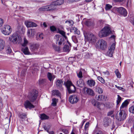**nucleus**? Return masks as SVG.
<instances>
[{"label":"nucleus","mask_w":134,"mask_h":134,"mask_svg":"<svg viewBox=\"0 0 134 134\" xmlns=\"http://www.w3.org/2000/svg\"><path fill=\"white\" fill-rule=\"evenodd\" d=\"M112 7V6L109 4H107L106 5L105 9L106 10H110Z\"/></svg>","instance_id":"38"},{"label":"nucleus","mask_w":134,"mask_h":134,"mask_svg":"<svg viewBox=\"0 0 134 134\" xmlns=\"http://www.w3.org/2000/svg\"><path fill=\"white\" fill-rule=\"evenodd\" d=\"M77 86L80 87H82L84 86V83L83 80L82 79H80L77 82Z\"/></svg>","instance_id":"22"},{"label":"nucleus","mask_w":134,"mask_h":134,"mask_svg":"<svg viewBox=\"0 0 134 134\" xmlns=\"http://www.w3.org/2000/svg\"><path fill=\"white\" fill-rule=\"evenodd\" d=\"M9 39V41L14 44L20 43L22 41L21 37L16 33H14L10 35Z\"/></svg>","instance_id":"1"},{"label":"nucleus","mask_w":134,"mask_h":134,"mask_svg":"<svg viewBox=\"0 0 134 134\" xmlns=\"http://www.w3.org/2000/svg\"><path fill=\"white\" fill-rule=\"evenodd\" d=\"M115 2H122L124 0H113Z\"/></svg>","instance_id":"59"},{"label":"nucleus","mask_w":134,"mask_h":134,"mask_svg":"<svg viewBox=\"0 0 134 134\" xmlns=\"http://www.w3.org/2000/svg\"><path fill=\"white\" fill-rule=\"evenodd\" d=\"M24 105L26 108H29L30 109L34 107V106L29 100H27L25 102Z\"/></svg>","instance_id":"14"},{"label":"nucleus","mask_w":134,"mask_h":134,"mask_svg":"<svg viewBox=\"0 0 134 134\" xmlns=\"http://www.w3.org/2000/svg\"><path fill=\"white\" fill-rule=\"evenodd\" d=\"M115 10L120 14L123 15L124 16H127V12L126 10L122 7L119 8H115Z\"/></svg>","instance_id":"9"},{"label":"nucleus","mask_w":134,"mask_h":134,"mask_svg":"<svg viewBox=\"0 0 134 134\" xmlns=\"http://www.w3.org/2000/svg\"><path fill=\"white\" fill-rule=\"evenodd\" d=\"M96 134H102V133L101 132L99 131Z\"/></svg>","instance_id":"64"},{"label":"nucleus","mask_w":134,"mask_h":134,"mask_svg":"<svg viewBox=\"0 0 134 134\" xmlns=\"http://www.w3.org/2000/svg\"><path fill=\"white\" fill-rule=\"evenodd\" d=\"M115 72L116 75L117 77L118 78H120L121 77V74L120 73L118 70V69H116L115 71Z\"/></svg>","instance_id":"40"},{"label":"nucleus","mask_w":134,"mask_h":134,"mask_svg":"<svg viewBox=\"0 0 134 134\" xmlns=\"http://www.w3.org/2000/svg\"><path fill=\"white\" fill-rule=\"evenodd\" d=\"M19 117L21 119H24L26 118V115L22 114L20 115Z\"/></svg>","instance_id":"48"},{"label":"nucleus","mask_w":134,"mask_h":134,"mask_svg":"<svg viewBox=\"0 0 134 134\" xmlns=\"http://www.w3.org/2000/svg\"><path fill=\"white\" fill-rule=\"evenodd\" d=\"M97 49L104 50L106 49L107 47L106 42L103 39H101L99 41L98 44L96 46Z\"/></svg>","instance_id":"4"},{"label":"nucleus","mask_w":134,"mask_h":134,"mask_svg":"<svg viewBox=\"0 0 134 134\" xmlns=\"http://www.w3.org/2000/svg\"><path fill=\"white\" fill-rule=\"evenodd\" d=\"M63 50L65 52H69L70 50L69 46L67 45H65L63 47Z\"/></svg>","instance_id":"36"},{"label":"nucleus","mask_w":134,"mask_h":134,"mask_svg":"<svg viewBox=\"0 0 134 134\" xmlns=\"http://www.w3.org/2000/svg\"><path fill=\"white\" fill-rule=\"evenodd\" d=\"M67 90L68 92L69 93H73L75 91V87L74 85H72L69 88H68Z\"/></svg>","instance_id":"19"},{"label":"nucleus","mask_w":134,"mask_h":134,"mask_svg":"<svg viewBox=\"0 0 134 134\" xmlns=\"http://www.w3.org/2000/svg\"><path fill=\"white\" fill-rule=\"evenodd\" d=\"M4 44V42L2 39H0V51L3 49Z\"/></svg>","instance_id":"28"},{"label":"nucleus","mask_w":134,"mask_h":134,"mask_svg":"<svg viewBox=\"0 0 134 134\" xmlns=\"http://www.w3.org/2000/svg\"><path fill=\"white\" fill-rule=\"evenodd\" d=\"M45 81L44 79H40L39 80V83L40 84H42Z\"/></svg>","instance_id":"54"},{"label":"nucleus","mask_w":134,"mask_h":134,"mask_svg":"<svg viewBox=\"0 0 134 134\" xmlns=\"http://www.w3.org/2000/svg\"><path fill=\"white\" fill-rule=\"evenodd\" d=\"M84 90L86 91L87 93L88 94L92 96L94 95V92L92 89L85 87L84 88Z\"/></svg>","instance_id":"16"},{"label":"nucleus","mask_w":134,"mask_h":134,"mask_svg":"<svg viewBox=\"0 0 134 134\" xmlns=\"http://www.w3.org/2000/svg\"><path fill=\"white\" fill-rule=\"evenodd\" d=\"M24 43L22 44V45L23 47L26 46L28 42L27 40L25 38H24Z\"/></svg>","instance_id":"41"},{"label":"nucleus","mask_w":134,"mask_h":134,"mask_svg":"<svg viewBox=\"0 0 134 134\" xmlns=\"http://www.w3.org/2000/svg\"><path fill=\"white\" fill-rule=\"evenodd\" d=\"M75 33L78 35H79L80 34V31L77 29V30L75 32Z\"/></svg>","instance_id":"57"},{"label":"nucleus","mask_w":134,"mask_h":134,"mask_svg":"<svg viewBox=\"0 0 134 134\" xmlns=\"http://www.w3.org/2000/svg\"><path fill=\"white\" fill-rule=\"evenodd\" d=\"M4 23L3 20L0 18V27H1L3 25Z\"/></svg>","instance_id":"51"},{"label":"nucleus","mask_w":134,"mask_h":134,"mask_svg":"<svg viewBox=\"0 0 134 134\" xmlns=\"http://www.w3.org/2000/svg\"><path fill=\"white\" fill-rule=\"evenodd\" d=\"M65 23L70 26L74 24L73 21L71 20H66L65 21Z\"/></svg>","instance_id":"35"},{"label":"nucleus","mask_w":134,"mask_h":134,"mask_svg":"<svg viewBox=\"0 0 134 134\" xmlns=\"http://www.w3.org/2000/svg\"><path fill=\"white\" fill-rule=\"evenodd\" d=\"M129 103L128 102L127 100H125L122 104L120 107V110H123L122 109L127 106Z\"/></svg>","instance_id":"29"},{"label":"nucleus","mask_w":134,"mask_h":134,"mask_svg":"<svg viewBox=\"0 0 134 134\" xmlns=\"http://www.w3.org/2000/svg\"><path fill=\"white\" fill-rule=\"evenodd\" d=\"M83 34L85 39L89 42H94L96 40V37L92 33L85 31L83 32Z\"/></svg>","instance_id":"3"},{"label":"nucleus","mask_w":134,"mask_h":134,"mask_svg":"<svg viewBox=\"0 0 134 134\" xmlns=\"http://www.w3.org/2000/svg\"><path fill=\"white\" fill-rule=\"evenodd\" d=\"M64 85L68 89V88H69L72 85V84L71 81H67L64 82Z\"/></svg>","instance_id":"31"},{"label":"nucleus","mask_w":134,"mask_h":134,"mask_svg":"<svg viewBox=\"0 0 134 134\" xmlns=\"http://www.w3.org/2000/svg\"><path fill=\"white\" fill-rule=\"evenodd\" d=\"M40 118L41 120H46L49 118V117L44 114H42L40 115Z\"/></svg>","instance_id":"33"},{"label":"nucleus","mask_w":134,"mask_h":134,"mask_svg":"<svg viewBox=\"0 0 134 134\" xmlns=\"http://www.w3.org/2000/svg\"><path fill=\"white\" fill-rule=\"evenodd\" d=\"M43 26L45 27H46L47 26V25L45 23H44L43 24Z\"/></svg>","instance_id":"62"},{"label":"nucleus","mask_w":134,"mask_h":134,"mask_svg":"<svg viewBox=\"0 0 134 134\" xmlns=\"http://www.w3.org/2000/svg\"><path fill=\"white\" fill-rule=\"evenodd\" d=\"M111 33V31L110 27L108 26H106L99 32L98 35L100 37H105L108 36Z\"/></svg>","instance_id":"2"},{"label":"nucleus","mask_w":134,"mask_h":134,"mask_svg":"<svg viewBox=\"0 0 134 134\" xmlns=\"http://www.w3.org/2000/svg\"><path fill=\"white\" fill-rule=\"evenodd\" d=\"M55 38L56 40L57 43L58 42L59 45H62L64 43V40L63 37L60 35H56Z\"/></svg>","instance_id":"10"},{"label":"nucleus","mask_w":134,"mask_h":134,"mask_svg":"<svg viewBox=\"0 0 134 134\" xmlns=\"http://www.w3.org/2000/svg\"><path fill=\"white\" fill-rule=\"evenodd\" d=\"M58 33L61 34L66 40L67 39V37L65 35V32L63 31L60 30H58Z\"/></svg>","instance_id":"37"},{"label":"nucleus","mask_w":134,"mask_h":134,"mask_svg":"<svg viewBox=\"0 0 134 134\" xmlns=\"http://www.w3.org/2000/svg\"><path fill=\"white\" fill-rule=\"evenodd\" d=\"M47 11L51 10H53L55 8V5L54 4V3L52 4L47 5Z\"/></svg>","instance_id":"26"},{"label":"nucleus","mask_w":134,"mask_h":134,"mask_svg":"<svg viewBox=\"0 0 134 134\" xmlns=\"http://www.w3.org/2000/svg\"><path fill=\"white\" fill-rule=\"evenodd\" d=\"M83 70V69H80L79 72H77V76L79 78H81L83 77L82 70Z\"/></svg>","instance_id":"32"},{"label":"nucleus","mask_w":134,"mask_h":134,"mask_svg":"<svg viewBox=\"0 0 134 134\" xmlns=\"http://www.w3.org/2000/svg\"><path fill=\"white\" fill-rule=\"evenodd\" d=\"M35 33V31L34 29H30L28 30L27 35L28 37L32 38L34 36Z\"/></svg>","instance_id":"12"},{"label":"nucleus","mask_w":134,"mask_h":134,"mask_svg":"<svg viewBox=\"0 0 134 134\" xmlns=\"http://www.w3.org/2000/svg\"><path fill=\"white\" fill-rule=\"evenodd\" d=\"M121 100V97L119 95H118V97L116 100L117 105H118L120 103Z\"/></svg>","instance_id":"42"},{"label":"nucleus","mask_w":134,"mask_h":134,"mask_svg":"<svg viewBox=\"0 0 134 134\" xmlns=\"http://www.w3.org/2000/svg\"><path fill=\"white\" fill-rule=\"evenodd\" d=\"M93 105L94 106H96L97 108L99 109H101L104 106L103 105L101 104L99 102H96Z\"/></svg>","instance_id":"24"},{"label":"nucleus","mask_w":134,"mask_h":134,"mask_svg":"<svg viewBox=\"0 0 134 134\" xmlns=\"http://www.w3.org/2000/svg\"><path fill=\"white\" fill-rule=\"evenodd\" d=\"M93 0H85V1L86 2H92Z\"/></svg>","instance_id":"61"},{"label":"nucleus","mask_w":134,"mask_h":134,"mask_svg":"<svg viewBox=\"0 0 134 134\" xmlns=\"http://www.w3.org/2000/svg\"><path fill=\"white\" fill-rule=\"evenodd\" d=\"M25 24L27 27H36L37 26L36 24L32 22L25 21Z\"/></svg>","instance_id":"13"},{"label":"nucleus","mask_w":134,"mask_h":134,"mask_svg":"<svg viewBox=\"0 0 134 134\" xmlns=\"http://www.w3.org/2000/svg\"><path fill=\"white\" fill-rule=\"evenodd\" d=\"M53 47L54 49L56 51H60L59 48L56 46L55 45L53 44Z\"/></svg>","instance_id":"44"},{"label":"nucleus","mask_w":134,"mask_h":134,"mask_svg":"<svg viewBox=\"0 0 134 134\" xmlns=\"http://www.w3.org/2000/svg\"><path fill=\"white\" fill-rule=\"evenodd\" d=\"M113 113V111H111L108 113L107 115L108 116H110Z\"/></svg>","instance_id":"55"},{"label":"nucleus","mask_w":134,"mask_h":134,"mask_svg":"<svg viewBox=\"0 0 134 134\" xmlns=\"http://www.w3.org/2000/svg\"><path fill=\"white\" fill-rule=\"evenodd\" d=\"M38 92L36 90H34L29 93L28 98L30 101L33 102L35 100L37 96Z\"/></svg>","instance_id":"5"},{"label":"nucleus","mask_w":134,"mask_h":134,"mask_svg":"<svg viewBox=\"0 0 134 134\" xmlns=\"http://www.w3.org/2000/svg\"><path fill=\"white\" fill-rule=\"evenodd\" d=\"M52 105L54 106H56L57 105V102L58 101V99L54 98L52 99Z\"/></svg>","instance_id":"34"},{"label":"nucleus","mask_w":134,"mask_h":134,"mask_svg":"<svg viewBox=\"0 0 134 134\" xmlns=\"http://www.w3.org/2000/svg\"><path fill=\"white\" fill-rule=\"evenodd\" d=\"M49 134H54V132L53 131L49 132Z\"/></svg>","instance_id":"63"},{"label":"nucleus","mask_w":134,"mask_h":134,"mask_svg":"<svg viewBox=\"0 0 134 134\" xmlns=\"http://www.w3.org/2000/svg\"><path fill=\"white\" fill-rule=\"evenodd\" d=\"M115 86L119 90H121L123 91H125V89L122 87L117 86L116 85H115Z\"/></svg>","instance_id":"49"},{"label":"nucleus","mask_w":134,"mask_h":134,"mask_svg":"<svg viewBox=\"0 0 134 134\" xmlns=\"http://www.w3.org/2000/svg\"><path fill=\"white\" fill-rule=\"evenodd\" d=\"M39 10L40 11H47V6H44L39 8Z\"/></svg>","instance_id":"39"},{"label":"nucleus","mask_w":134,"mask_h":134,"mask_svg":"<svg viewBox=\"0 0 134 134\" xmlns=\"http://www.w3.org/2000/svg\"><path fill=\"white\" fill-rule=\"evenodd\" d=\"M129 111L130 112L134 114V105L130 107L129 108Z\"/></svg>","instance_id":"46"},{"label":"nucleus","mask_w":134,"mask_h":134,"mask_svg":"<svg viewBox=\"0 0 134 134\" xmlns=\"http://www.w3.org/2000/svg\"><path fill=\"white\" fill-rule=\"evenodd\" d=\"M64 2L63 0H58L54 2L55 5H60L63 4Z\"/></svg>","instance_id":"27"},{"label":"nucleus","mask_w":134,"mask_h":134,"mask_svg":"<svg viewBox=\"0 0 134 134\" xmlns=\"http://www.w3.org/2000/svg\"><path fill=\"white\" fill-rule=\"evenodd\" d=\"M55 83L57 86L61 87L63 85V81L61 79H58L56 81Z\"/></svg>","instance_id":"23"},{"label":"nucleus","mask_w":134,"mask_h":134,"mask_svg":"<svg viewBox=\"0 0 134 134\" xmlns=\"http://www.w3.org/2000/svg\"><path fill=\"white\" fill-rule=\"evenodd\" d=\"M39 47V46L38 44H33L31 45L30 49L32 52H34L36 51Z\"/></svg>","instance_id":"17"},{"label":"nucleus","mask_w":134,"mask_h":134,"mask_svg":"<svg viewBox=\"0 0 134 134\" xmlns=\"http://www.w3.org/2000/svg\"><path fill=\"white\" fill-rule=\"evenodd\" d=\"M12 31L11 27L8 25H4L2 29V32L5 35H8L10 34Z\"/></svg>","instance_id":"6"},{"label":"nucleus","mask_w":134,"mask_h":134,"mask_svg":"<svg viewBox=\"0 0 134 134\" xmlns=\"http://www.w3.org/2000/svg\"><path fill=\"white\" fill-rule=\"evenodd\" d=\"M79 100V97L75 95L70 96L69 98V101L70 103L72 104L76 103Z\"/></svg>","instance_id":"8"},{"label":"nucleus","mask_w":134,"mask_h":134,"mask_svg":"<svg viewBox=\"0 0 134 134\" xmlns=\"http://www.w3.org/2000/svg\"><path fill=\"white\" fill-rule=\"evenodd\" d=\"M85 23L86 25L88 26H93L94 25L93 21L91 19H87Z\"/></svg>","instance_id":"15"},{"label":"nucleus","mask_w":134,"mask_h":134,"mask_svg":"<svg viewBox=\"0 0 134 134\" xmlns=\"http://www.w3.org/2000/svg\"><path fill=\"white\" fill-rule=\"evenodd\" d=\"M130 21L134 26V16L132 18H131Z\"/></svg>","instance_id":"52"},{"label":"nucleus","mask_w":134,"mask_h":134,"mask_svg":"<svg viewBox=\"0 0 134 134\" xmlns=\"http://www.w3.org/2000/svg\"><path fill=\"white\" fill-rule=\"evenodd\" d=\"M63 131L65 134H67L68 133V131L67 130L64 129L63 130Z\"/></svg>","instance_id":"56"},{"label":"nucleus","mask_w":134,"mask_h":134,"mask_svg":"<svg viewBox=\"0 0 134 134\" xmlns=\"http://www.w3.org/2000/svg\"><path fill=\"white\" fill-rule=\"evenodd\" d=\"M89 122H87L86 123L85 125V127L86 128L88 127L89 125Z\"/></svg>","instance_id":"60"},{"label":"nucleus","mask_w":134,"mask_h":134,"mask_svg":"<svg viewBox=\"0 0 134 134\" xmlns=\"http://www.w3.org/2000/svg\"><path fill=\"white\" fill-rule=\"evenodd\" d=\"M77 29L74 27H72V30H74V32L77 30Z\"/></svg>","instance_id":"58"},{"label":"nucleus","mask_w":134,"mask_h":134,"mask_svg":"<svg viewBox=\"0 0 134 134\" xmlns=\"http://www.w3.org/2000/svg\"><path fill=\"white\" fill-rule=\"evenodd\" d=\"M7 53L8 54H10L11 52V50L9 47H8L7 49Z\"/></svg>","instance_id":"53"},{"label":"nucleus","mask_w":134,"mask_h":134,"mask_svg":"<svg viewBox=\"0 0 134 134\" xmlns=\"http://www.w3.org/2000/svg\"><path fill=\"white\" fill-rule=\"evenodd\" d=\"M98 79L102 83L104 84L105 83V80L102 77L98 76Z\"/></svg>","instance_id":"43"},{"label":"nucleus","mask_w":134,"mask_h":134,"mask_svg":"<svg viewBox=\"0 0 134 134\" xmlns=\"http://www.w3.org/2000/svg\"><path fill=\"white\" fill-rule=\"evenodd\" d=\"M47 76L48 79L51 81H53L55 78V76L54 75H52L49 72L48 73Z\"/></svg>","instance_id":"25"},{"label":"nucleus","mask_w":134,"mask_h":134,"mask_svg":"<svg viewBox=\"0 0 134 134\" xmlns=\"http://www.w3.org/2000/svg\"><path fill=\"white\" fill-rule=\"evenodd\" d=\"M52 95L54 96H56L58 97H60L61 94L58 90H54L52 91Z\"/></svg>","instance_id":"18"},{"label":"nucleus","mask_w":134,"mask_h":134,"mask_svg":"<svg viewBox=\"0 0 134 134\" xmlns=\"http://www.w3.org/2000/svg\"><path fill=\"white\" fill-rule=\"evenodd\" d=\"M87 83L89 86L92 87L94 86L96 83L95 81L93 80H90L87 81Z\"/></svg>","instance_id":"21"},{"label":"nucleus","mask_w":134,"mask_h":134,"mask_svg":"<svg viewBox=\"0 0 134 134\" xmlns=\"http://www.w3.org/2000/svg\"><path fill=\"white\" fill-rule=\"evenodd\" d=\"M119 115L117 114L115 115L116 119L119 121L123 120L125 119L126 116V114L123 110H120Z\"/></svg>","instance_id":"7"},{"label":"nucleus","mask_w":134,"mask_h":134,"mask_svg":"<svg viewBox=\"0 0 134 134\" xmlns=\"http://www.w3.org/2000/svg\"><path fill=\"white\" fill-rule=\"evenodd\" d=\"M50 29L52 31H54L56 30V27L54 26H52L50 27Z\"/></svg>","instance_id":"47"},{"label":"nucleus","mask_w":134,"mask_h":134,"mask_svg":"<svg viewBox=\"0 0 134 134\" xmlns=\"http://www.w3.org/2000/svg\"><path fill=\"white\" fill-rule=\"evenodd\" d=\"M102 95H99L98 96H96V98L98 100H102Z\"/></svg>","instance_id":"45"},{"label":"nucleus","mask_w":134,"mask_h":134,"mask_svg":"<svg viewBox=\"0 0 134 134\" xmlns=\"http://www.w3.org/2000/svg\"><path fill=\"white\" fill-rule=\"evenodd\" d=\"M115 45L114 43L109 48L107 52V54L108 56L110 57H112L114 53V51L115 49Z\"/></svg>","instance_id":"11"},{"label":"nucleus","mask_w":134,"mask_h":134,"mask_svg":"<svg viewBox=\"0 0 134 134\" xmlns=\"http://www.w3.org/2000/svg\"><path fill=\"white\" fill-rule=\"evenodd\" d=\"M21 51L25 55H29L30 54L29 49L27 47H23L21 48Z\"/></svg>","instance_id":"20"},{"label":"nucleus","mask_w":134,"mask_h":134,"mask_svg":"<svg viewBox=\"0 0 134 134\" xmlns=\"http://www.w3.org/2000/svg\"><path fill=\"white\" fill-rule=\"evenodd\" d=\"M43 38V35L42 33H38L36 37V39L38 40H41Z\"/></svg>","instance_id":"30"},{"label":"nucleus","mask_w":134,"mask_h":134,"mask_svg":"<svg viewBox=\"0 0 134 134\" xmlns=\"http://www.w3.org/2000/svg\"><path fill=\"white\" fill-rule=\"evenodd\" d=\"M97 91L99 94H101L103 92L102 89L100 87L98 88Z\"/></svg>","instance_id":"50"}]
</instances>
